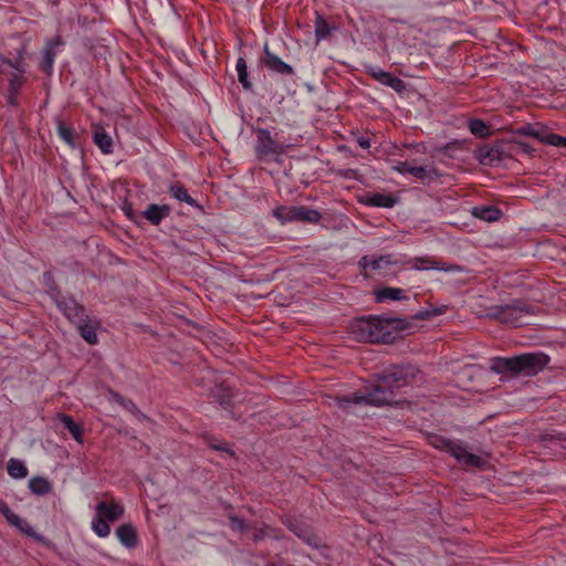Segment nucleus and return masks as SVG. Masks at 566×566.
<instances>
[{
	"mask_svg": "<svg viewBox=\"0 0 566 566\" xmlns=\"http://www.w3.org/2000/svg\"><path fill=\"white\" fill-rule=\"evenodd\" d=\"M92 528L98 537H106L111 533L109 523L97 514L92 520Z\"/></svg>",
	"mask_w": 566,
	"mask_h": 566,
	"instance_id": "nucleus-43",
	"label": "nucleus"
},
{
	"mask_svg": "<svg viewBox=\"0 0 566 566\" xmlns=\"http://www.w3.org/2000/svg\"><path fill=\"white\" fill-rule=\"evenodd\" d=\"M282 523L287 527L289 531L294 533L300 539H302L306 545L312 548H321L325 547V543L321 536H318L313 528L304 523L303 521L286 515L282 518Z\"/></svg>",
	"mask_w": 566,
	"mask_h": 566,
	"instance_id": "nucleus-5",
	"label": "nucleus"
},
{
	"mask_svg": "<svg viewBox=\"0 0 566 566\" xmlns=\"http://www.w3.org/2000/svg\"><path fill=\"white\" fill-rule=\"evenodd\" d=\"M95 512L106 522L113 523L124 515V506L114 501H102L95 506Z\"/></svg>",
	"mask_w": 566,
	"mask_h": 566,
	"instance_id": "nucleus-14",
	"label": "nucleus"
},
{
	"mask_svg": "<svg viewBox=\"0 0 566 566\" xmlns=\"http://www.w3.org/2000/svg\"><path fill=\"white\" fill-rule=\"evenodd\" d=\"M413 269L416 270H438L443 272H457L463 271V268L454 263H446L428 256H419L413 259Z\"/></svg>",
	"mask_w": 566,
	"mask_h": 566,
	"instance_id": "nucleus-11",
	"label": "nucleus"
},
{
	"mask_svg": "<svg viewBox=\"0 0 566 566\" xmlns=\"http://www.w3.org/2000/svg\"><path fill=\"white\" fill-rule=\"evenodd\" d=\"M265 566H282V565H279V564H275V563H269Z\"/></svg>",
	"mask_w": 566,
	"mask_h": 566,
	"instance_id": "nucleus-59",
	"label": "nucleus"
},
{
	"mask_svg": "<svg viewBox=\"0 0 566 566\" xmlns=\"http://www.w3.org/2000/svg\"><path fill=\"white\" fill-rule=\"evenodd\" d=\"M94 143L104 154H111L113 151L112 137L104 129L95 132Z\"/></svg>",
	"mask_w": 566,
	"mask_h": 566,
	"instance_id": "nucleus-36",
	"label": "nucleus"
},
{
	"mask_svg": "<svg viewBox=\"0 0 566 566\" xmlns=\"http://www.w3.org/2000/svg\"><path fill=\"white\" fill-rule=\"evenodd\" d=\"M358 263L363 270L370 268L373 271H382L389 269L390 265L398 264V260L395 259L392 254L380 255L378 258L364 255Z\"/></svg>",
	"mask_w": 566,
	"mask_h": 566,
	"instance_id": "nucleus-13",
	"label": "nucleus"
},
{
	"mask_svg": "<svg viewBox=\"0 0 566 566\" xmlns=\"http://www.w3.org/2000/svg\"><path fill=\"white\" fill-rule=\"evenodd\" d=\"M25 53V45H21L15 50V54L12 57L0 54V75L4 73L10 75L8 91L20 93L21 87L27 81L28 63L24 57Z\"/></svg>",
	"mask_w": 566,
	"mask_h": 566,
	"instance_id": "nucleus-3",
	"label": "nucleus"
},
{
	"mask_svg": "<svg viewBox=\"0 0 566 566\" xmlns=\"http://www.w3.org/2000/svg\"><path fill=\"white\" fill-rule=\"evenodd\" d=\"M356 142L364 149H368L370 147V139L368 137L358 136Z\"/></svg>",
	"mask_w": 566,
	"mask_h": 566,
	"instance_id": "nucleus-53",
	"label": "nucleus"
},
{
	"mask_svg": "<svg viewBox=\"0 0 566 566\" xmlns=\"http://www.w3.org/2000/svg\"><path fill=\"white\" fill-rule=\"evenodd\" d=\"M469 128H470V132L473 135H475L476 137L483 138V137H486L488 135H490L488 125L482 119H479V118L470 119Z\"/></svg>",
	"mask_w": 566,
	"mask_h": 566,
	"instance_id": "nucleus-44",
	"label": "nucleus"
},
{
	"mask_svg": "<svg viewBox=\"0 0 566 566\" xmlns=\"http://www.w3.org/2000/svg\"><path fill=\"white\" fill-rule=\"evenodd\" d=\"M260 62L263 66H265L269 71L273 73H277L281 75L294 74L293 67L290 64L282 61L273 52H271L268 43L264 44L263 56L260 59Z\"/></svg>",
	"mask_w": 566,
	"mask_h": 566,
	"instance_id": "nucleus-10",
	"label": "nucleus"
},
{
	"mask_svg": "<svg viewBox=\"0 0 566 566\" xmlns=\"http://www.w3.org/2000/svg\"><path fill=\"white\" fill-rule=\"evenodd\" d=\"M406 298L407 297L403 295V291L398 287L386 286L375 291V301L377 303H381L386 300L402 301Z\"/></svg>",
	"mask_w": 566,
	"mask_h": 566,
	"instance_id": "nucleus-28",
	"label": "nucleus"
},
{
	"mask_svg": "<svg viewBox=\"0 0 566 566\" xmlns=\"http://www.w3.org/2000/svg\"><path fill=\"white\" fill-rule=\"evenodd\" d=\"M77 331L81 335V337L88 343L90 345L97 344V334L96 329L98 326L97 321H90L88 318L86 321L78 322L76 324Z\"/></svg>",
	"mask_w": 566,
	"mask_h": 566,
	"instance_id": "nucleus-22",
	"label": "nucleus"
},
{
	"mask_svg": "<svg viewBox=\"0 0 566 566\" xmlns=\"http://www.w3.org/2000/svg\"><path fill=\"white\" fill-rule=\"evenodd\" d=\"M210 447L214 450H218V451H223V452H228L230 453L231 455H233V451L229 449L228 444L227 443H220V444H214V443H211Z\"/></svg>",
	"mask_w": 566,
	"mask_h": 566,
	"instance_id": "nucleus-54",
	"label": "nucleus"
},
{
	"mask_svg": "<svg viewBox=\"0 0 566 566\" xmlns=\"http://www.w3.org/2000/svg\"><path fill=\"white\" fill-rule=\"evenodd\" d=\"M18 96H19L18 92L8 91V95H7L8 104L11 106H17L18 105Z\"/></svg>",
	"mask_w": 566,
	"mask_h": 566,
	"instance_id": "nucleus-51",
	"label": "nucleus"
},
{
	"mask_svg": "<svg viewBox=\"0 0 566 566\" xmlns=\"http://www.w3.org/2000/svg\"><path fill=\"white\" fill-rule=\"evenodd\" d=\"M7 471L13 479H23L28 475V469L24 463L13 458L8 461Z\"/></svg>",
	"mask_w": 566,
	"mask_h": 566,
	"instance_id": "nucleus-37",
	"label": "nucleus"
},
{
	"mask_svg": "<svg viewBox=\"0 0 566 566\" xmlns=\"http://www.w3.org/2000/svg\"><path fill=\"white\" fill-rule=\"evenodd\" d=\"M230 526L233 531L245 532L248 530V524L244 520L240 518L237 515H229Z\"/></svg>",
	"mask_w": 566,
	"mask_h": 566,
	"instance_id": "nucleus-47",
	"label": "nucleus"
},
{
	"mask_svg": "<svg viewBox=\"0 0 566 566\" xmlns=\"http://www.w3.org/2000/svg\"><path fill=\"white\" fill-rule=\"evenodd\" d=\"M269 532H273V530L270 527V526H266L265 528H260V530H256L253 535H252V539L254 542H260L262 539L265 538V536H272L274 539H280L281 537L276 534H271Z\"/></svg>",
	"mask_w": 566,
	"mask_h": 566,
	"instance_id": "nucleus-48",
	"label": "nucleus"
},
{
	"mask_svg": "<svg viewBox=\"0 0 566 566\" xmlns=\"http://www.w3.org/2000/svg\"><path fill=\"white\" fill-rule=\"evenodd\" d=\"M171 212L168 205H156L151 203L143 211V217L148 220L151 224L158 226L165 218Z\"/></svg>",
	"mask_w": 566,
	"mask_h": 566,
	"instance_id": "nucleus-20",
	"label": "nucleus"
},
{
	"mask_svg": "<svg viewBox=\"0 0 566 566\" xmlns=\"http://www.w3.org/2000/svg\"><path fill=\"white\" fill-rule=\"evenodd\" d=\"M517 356L513 357H493L490 364V370L497 375H518Z\"/></svg>",
	"mask_w": 566,
	"mask_h": 566,
	"instance_id": "nucleus-12",
	"label": "nucleus"
},
{
	"mask_svg": "<svg viewBox=\"0 0 566 566\" xmlns=\"http://www.w3.org/2000/svg\"><path fill=\"white\" fill-rule=\"evenodd\" d=\"M64 44L61 35H56L54 40H50L46 45H52V50H54L55 46Z\"/></svg>",
	"mask_w": 566,
	"mask_h": 566,
	"instance_id": "nucleus-55",
	"label": "nucleus"
},
{
	"mask_svg": "<svg viewBox=\"0 0 566 566\" xmlns=\"http://www.w3.org/2000/svg\"><path fill=\"white\" fill-rule=\"evenodd\" d=\"M125 213H126V216H127L129 219H133V218H134L133 208H132L130 206H128L127 208H125Z\"/></svg>",
	"mask_w": 566,
	"mask_h": 566,
	"instance_id": "nucleus-57",
	"label": "nucleus"
},
{
	"mask_svg": "<svg viewBox=\"0 0 566 566\" xmlns=\"http://www.w3.org/2000/svg\"><path fill=\"white\" fill-rule=\"evenodd\" d=\"M59 420L64 424V427L69 430L71 436L76 440L77 442H83V427L75 422L73 418L66 413H59L57 415Z\"/></svg>",
	"mask_w": 566,
	"mask_h": 566,
	"instance_id": "nucleus-29",
	"label": "nucleus"
},
{
	"mask_svg": "<svg viewBox=\"0 0 566 566\" xmlns=\"http://www.w3.org/2000/svg\"><path fill=\"white\" fill-rule=\"evenodd\" d=\"M0 513L11 526L18 528L25 536L31 537L39 543L44 542V537L36 533L27 521L12 512L9 505L2 500H0Z\"/></svg>",
	"mask_w": 566,
	"mask_h": 566,
	"instance_id": "nucleus-7",
	"label": "nucleus"
},
{
	"mask_svg": "<svg viewBox=\"0 0 566 566\" xmlns=\"http://www.w3.org/2000/svg\"><path fill=\"white\" fill-rule=\"evenodd\" d=\"M420 370L411 364L391 365L376 375V381L365 387V394L354 392L337 397L339 408L348 409L352 405L391 406L401 399V389L413 384Z\"/></svg>",
	"mask_w": 566,
	"mask_h": 566,
	"instance_id": "nucleus-1",
	"label": "nucleus"
},
{
	"mask_svg": "<svg viewBox=\"0 0 566 566\" xmlns=\"http://www.w3.org/2000/svg\"><path fill=\"white\" fill-rule=\"evenodd\" d=\"M455 145H457L455 143L448 144V145H446L444 147H442V148L440 149V151H442V153H443V154H446V155L451 156V155L449 154V151H450L451 149H453V148L455 147Z\"/></svg>",
	"mask_w": 566,
	"mask_h": 566,
	"instance_id": "nucleus-56",
	"label": "nucleus"
},
{
	"mask_svg": "<svg viewBox=\"0 0 566 566\" xmlns=\"http://www.w3.org/2000/svg\"><path fill=\"white\" fill-rule=\"evenodd\" d=\"M398 200L399 199L392 193L367 192L361 198L360 202L369 207L392 208Z\"/></svg>",
	"mask_w": 566,
	"mask_h": 566,
	"instance_id": "nucleus-15",
	"label": "nucleus"
},
{
	"mask_svg": "<svg viewBox=\"0 0 566 566\" xmlns=\"http://www.w3.org/2000/svg\"><path fill=\"white\" fill-rule=\"evenodd\" d=\"M545 144L558 147H566V137H563L554 133H549L545 139Z\"/></svg>",
	"mask_w": 566,
	"mask_h": 566,
	"instance_id": "nucleus-49",
	"label": "nucleus"
},
{
	"mask_svg": "<svg viewBox=\"0 0 566 566\" xmlns=\"http://www.w3.org/2000/svg\"><path fill=\"white\" fill-rule=\"evenodd\" d=\"M30 491L39 496L46 495L52 492V483L43 476H33L29 481Z\"/></svg>",
	"mask_w": 566,
	"mask_h": 566,
	"instance_id": "nucleus-30",
	"label": "nucleus"
},
{
	"mask_svg": "<svg viewBox=\"0 0 566 566\" xmlns=\"http://www.w3.org/2000/svg\"><path fill=\"white\" fill-rule=\"evenodd\" d=\"M238 80L245 91H252L253 85L249 80L248 65L244 57H239L235 65Z\"/></svg>",
	"mask_w": 566,
	"mask_h": 566,
	"instance_id": "nucleus-34",
	"label": "nucleus"
},
{
	"mask_svg": "<svg viewBox=\"0 0 566 566\" xmlns=\"http://www.w3.org/2000/svg\"><path fill=\"white\" fill-rule=\"evenodd\" d=\"M447 310H448L447 305L434 306V305L430 304L427 310L419 311L418 313H416L413 315V319L428 321L434 316L444 314L447 312Z\"/></svg>",
	"mask_w": 566,
	"mask_h": 566,
	"instance_id": "nucleus-39",
	"label": "nucleus"
},
{
	"mask_svg": "<svg viewBox=\"0 0 566 566\" xmlns=\"http://www.w3.org/2000/svg\"><path fill=\"white\" fill-rule=\"evenodd\" d=\"M295 206H280L273 210V216L282 223L296 222Z\"/></svg>",
	"mask_w": 566,
	"mask_h": 566,
	"instance_id": "nucleus-35",
	"label": "nucleus"
},
{
	"mask_svg": "<svg viewBox=\"0 0 566 566\" xmlns=\"http://www.w3.org/2000/svg\"><path fill=\"white\" fill-rule=\"evenodd\" d=\"M43 285L46 289L48 295L54 301V303L63 296L51 271H45L43 273Z\"/></svg>",
	"mask_w": 566,
	"mask_h": 566,
	"instance_id": "nucleus-32",
	"label": "nucleus"
},
{
	"mask_svg": "<svg viewBox=\"0 0 566 566\" xmlns=\"http://www.w3.org/2000/svg\"><path fill=\"white\" fill-rule=\"evenodd\" d=\"M168 192L171 197L178 201L186 202L192 207L202 210V207L188 193L187 189L179 182L172 184L168 188Z\"/></svg>",
	"mask_w": 566,
	"mask_h": 566,
	"instance_id": "nucleus-24",
	"label": "nucleus"
},
{
	"mask_svg": "<svg viewBox=\"0 0 566 566\" xmlns=\"http://www.w3.org/2000/svg\"><path fill=\"white\" fill-rule=\"evenodd\" d=\"M513 140H514L513 147L517 151V157L521 155L533 156L535 148L531 144L523 142V140L515 139V138Z\"/></svg>",
	"mask_w": 566,
	"mask_h": 566,
	"instance_id": "nucleus-45",
	"label": "nucleus"
},
{
	"mask_svg": "<svg viewBox=\"0 0 566 566\" xmlns=\"http://www.w3.org/2000/svg\"><path fill=\"white\" fill-rule=\"evenodd\" d=\"M55 55L56 53L52 50V45H46L43 51V59L40 63V70L45 74H51Z\"/></svg>",
	"mask_w": 566,
	"mask_h": 566,
	"instance_id": "nucleus-42",
	"label": "nucleus"
},
{
	"mask_svg": "<svg viewBox=\"0 0 566 566\" xmlns=\"http://www.w3.org/2000/svg\"><path fill=\"white\" fill-rule=\"evenodd\" d=\"M428 440H429V443L433 448L442 450L452 457H453L454 452L457 451L455 448H458L460 444L457 441H453L451 439H448V438H446L443 436H439V434H431V436H429Z\"/></svg>",
	"mask_w": 566,
	"mask_h": 566,
	"instance_id": "nucleus-27",
	"label": "nucleus"
},
{
	"mask_svg": "<svg viewBox=\"0 0 566 566\" xmlns=\"http://www.w3.org/2000/svg\"><path fill=\"white\" fill-rule=\"evenodd\" d=\"M496 145H497L499 155H500L502 161H504L506 159H511V158H516L517 157V151L513 147L514 146V140L513 139H511V140H504V139L496 140Z\"/></svg>",
	"mask_w": 566,
	"mask_h": 566,
	"instance_id": "nucleus-38",
	"label": "nucleus"
},
{
	"mask_svg": "<svg viewBox=\"0 0 566 566\" xmlns=\"http://www.w3.org/2000/svg\"><path fill=\"white\" fill-rule=\"evenodd\" d=\"M210 395L223 408H229L232 406L233 392L231 388L226 387L222 384H219L210 389Z\"/></svg>",
	"mask_w": 566,
	"mask_h": 566,
	"instance_id": "nucleus-23",
	"label": "nucleus"
},
{
	"mask_svg": "<svg viewBox=\"0 0 566 566\" xmlns=\"http://www.w3.org/2000/svg\"><path fill=\"white\" fill-rule=\"evenodd\" d=\"M112 394H113V396H114L115 400H116L118 403H120V399H119V397H122V396H120L119 394H117V392H112Z\"/></svg>",
	"mask_w": 566,
	"mask_h": 566,
	"instance_id": "nucleus-58",
	"label": "nucleus"
},
{
	"mask_svg": "<svg viewBox=\"0 0 566 566\" xmlns=\"http://www.w3.org/2000/svg\"><path fill=\"white\" fill-rule=\"evenodd\" d=\"M55 304L65 317L75 325L88 318L84 305L80 304L73 296H62Z\"/></svg>",
	"mask_w": 566,
	"mask_h": 566,
	"instance_id": "nucleus-8",
	"label": "nucleus"
},
{
	"mask_svg": "<svg viewBox=\"0 0 566 566\" xmlns=\"http://www.w3.org/2000/svg\"><path fill=\"white\" fill-rule=\"evenodd\" d=\"M56 128L59 136L72 148L76 146L75 137L76 133L70 125L65 124L60 117H56Z\"/></svg>",
	"mask_w": 566,
	"mask_h": 566,
	"instance_id": "nucleus-31",
	"label": "nucleus"
},
{
	"mask_svg": "<svg viewBox=\"0 0 566 566\" xmlns=\"http://www.w3.org/2000/svg\"><path fill=\"white\" fill-rule=\"evenodd\" d=\"M409 326L410 323L405 318L370 315L356 318L350 324V332L358 342L391 344L396 334Z\"/></svg>",
	"mask_w": 566,
	"mask_h": 566,
	"instance_id": "nucleus-2",
	"label": "nucleus"
},
{
	"mask_svg": "<svg viewBox=\"0 0 566 566\" xmlns=\"http://www.w3.org/2000/svg\"><path fill=\"white\" fill-rule=\"evenodd\" d=\"M370 75L376 81H378L379 83H381V84H384L386 86L391 87L397 93H402L406 90V83L401 78L392 75L389 72L382 71L380 69H377V70L376 69H371L370 70Z\"/></svg>",
	"mask_w": 566,
	"mask_h": 566,
	"instance_id": "nucleus-18",
	"label": "nucleus"
},
{
	"mask_svg": "<svg viewBox=\"0 0 566 566\" xmlns=\"http://www.w3.org/2000/svg\"><path fill=\"white\" fill-rule=\"evenodd\" d=\"M532 308V305H528L520 300H515L511 304L503 305L501 323L514 327L521 326L523 325L521 318L526 314L533 313Z\"/></svg>",
	"mask_w": 566,
	"mask_h": 566,
	"instance_id": "nucleus-9",
	"label": "nucleus"
},
{
	"mask_svg": "<svg viewBox=\"0 0 566 566\" xmlns=\"http://www.w3.org/2000/svg\"><path fill=\"white\" fill-rule=\"evenodd\" d=\"M314 27L315 38L317 42L327 39L331 35L332 30L335 29L334 27H331L329 23L324 19V17L321 15L318 12H316Z\"/></svg>",
	"mask_w": 566,
	"mask_h": 566,
	"instance_id": "nucleus-33",
	"label": "nucleus"
},
{
	"mask_svg": "<svg viewBox=\"0 0 566 566\" xmlns=\"http://www.w3.org/2000/svg\"><path fill=\"white\" fill-rule=\"evenodd\" d=\"M538 441L542 442L545 448H553L556 446L564 448L566 436L564 433H544L539 437Z\"/></svg>",
	"mask_w": 566,
	"mask_h": 566,
	"instance_id": "nucleus-40",
	"label": "nucleus"
},
{
	"mask_svg": "<svg viewBox=\"0 0 566 566\" xmlns=\"http://www.w3.org/2000/svg\"><path fill=\"white\" fill-rule=\"evenodd\" d=\"M472 214L478 219L494 222L501 218L502 211L495 206H478L472 209Z\"/></svg>",
	"mask_w": 566,
	"mask_h": 566,
	"instance_id": "nucleus-25",
	"label": "nucleus"
},
{
	"mask_svg": "<svg viewBox=\"0 0 566 566\" xmlns=\"http://www.w3.org/2000/svg\"><path fill=\"white\" fill-rule=\"evenodd\" d=\"M256 135L254 150L259 160H277L285 153V146L275 140L269 129L254 128Z\"/></svg>",
	"mask_w": 566,
	"mask_h": 566,
	"instance_id": "nucleus-4",
	"label": "nucleus"
},
{
	"mask_svg": "<svg viewBox=\"0 0 566 566\" xmlns=\"http://www.w3.org/2000/svg\"><path fill=\"white\" fill-rule=\"evenodd\" d=\"M408 174L412 175L413 177L424 181V180H430L432 179L433 177L434 178H438L440 177V174L434 169H427L422 166H412V168H409L408 169Z\"/></svg>",
	"mask_w": 566,
	"mask_h": 566,
	"instance_id": "nucleus-41",
	"label": "nucleus"
},
{
	"mask_svg": "<svg viewBox=\"0 0 566 566\" xmlns=\"http://www.w3.org/2000/svg\"><path fill=\"white\" fill-rule=\"evenodd\" d=\"M474 156L479 163L484 166H496L502 163L496 142L478 147L474 151Z\"/></svg>",
	"mask_w": 566,
	"mask_h": 566,
	"instance_id": "nucleus-16",
	"label": "nucleus"
},
{
	"mask_svg": "<svg viewBox=\"0 0 566 566\" xmlns=\"http://www.w3.org/2000/svg\"><path fill=\"white\" fill-rule=\"evenodd\" d=\"M296 209V222L316 224L322 219V213L313 208L306 206H295Z\"/></svg>",
	"mask_w": 566,
	"mask_h": 566,
	"instance_id": "nucleus-26",
	"label": "nucleus"
},
{
	"mask_svg": "<svg viewBox=\"0 0 566 566\" xmlns=\"http://www.w3.org/2000/svg\"><path fill=\"white\" fill-rule=\"evenodd\" d=\"M515 135L528 136L537 139L539 143L545 144V139L549 133L546 132V127L539 123L525 124L514 130Z\"/></svg>",
	"mask_w": 566,
	"mask_h": 566,
	"instance_id": "nucleus-21",
	"label": "nucleus"
},
{
	"mask_svg": "<svg viewBox=\"0 0 566 566\" xmlns=\"http://www.w3.org/2000/svg\"><path fill=\"white\" fill-rule=\"evenodd\" d=\"M455 450L453 458L465 468L484 469L488 464L486 460L483 458L468 452L462 443H460Z\"/></svg>",
	"mask_w": 566,
	"mask_h": 566,
	"instance_id": "nucleus-17",
	"label": "nucleus"
},
{
	"mask_svg": "<svg viewBox=\"0 0 566 566\" xmlns=\"http://www.w3.org/2000/svg\"><path fill=\"white\" fill-rule=\"evenodd\" d=\"M549 357L544 353H525L517 355L518 375L534 376L548 364Z\"/></svg>",
	"mask_w": 566,
	"mask_h": 566,
	"instance_id": "nucleus-6",
	"label": "nucleus"
},
{
	"mask_svg": "<svg viewBox=\"0 0 566 566\" xmlns=\"http://www.w3.org/2000/svg\"><path fill=\"white\" fill-rule=\"evenodd\" d=\"M116 536L127 548H135L138 544V535L132 523L122 524L116 528Z\"/></svg>",
	"mask_w": 566,
	"mask_h": 566,
	"instance_id": "nucleus-19",
	"label": "nucleus"
},
{
	"mask_svg": "<svg viewBox=\"0 0 566 566\" xmlns=\"http://www.w3.org/2000/svg\"><path fill=\"white\" fill-rule=\"evenodd\" d=\"M119 399H120V405L123 407H125L127 410H129V411L138 410L137 406L132 400L125 399L124 397H119Z\"/></svg>",
	"mask_w": 566,
	"mask_h": 566,
	"instance_id": "nucleus-50",
	"label": "nucleus"
},
{
	"mask_svg": "<svg viewBox=\"0 0 566 566\" xmlns=\"http://www.w3.org/2000/svg\"><path fill=\"white\" fill-rule=\"evenodd\" d=\"M409 168H412V166L407 163V161H401V163H398L394 169H396L397 171H399L400 174H408V169Z\"/></svg>",
	"mask_w": 566,
	"mask_h": 566,
	"instance_id": "nucleus-52",
	"label": "nucleus"
},
{
	"mask_svg": "<svg viewBox=\"0 0 566 566\" xmlns=\"http://www.w3.org/2000/svg\"><path fill=\"white\" fill-rule=\"evenodd\" d=\"M503 314V305L491 306L486 310L485 314H479L480 317H486L501 322Z\"/></svg>",
	"mask_w": 566,
	"mask_h": 566,
	"instance_id": "nucleus-46",
	"label": "nucleus"
}]
</instances>
